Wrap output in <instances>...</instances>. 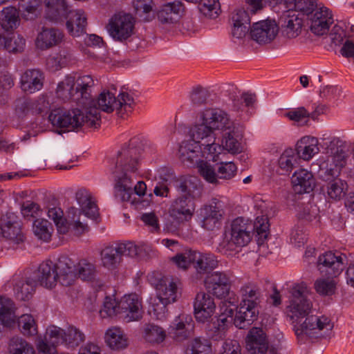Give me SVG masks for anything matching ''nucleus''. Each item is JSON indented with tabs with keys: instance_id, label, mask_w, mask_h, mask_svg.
I'll use <instances>...</instances> for the list:
<instances>
[{
	"instance_id": "obj_27",
	"label": "nucleus",
	"mask_w": 354,
	"mask_h": 354,
	"mask_svg": "<svg viewBox=\"0 0 354 354\" xmlns=\"http://www.w3.org/2000/svg\"><path fill=\"white\" fill-rule=\"evenodd\" d=\"M66 26L68 33L73 37H80L86 33L87 15L81 9L70 10Z\"/></svg>"
},
{
	"instance_id": "obj_50",
	"label": "nucleus",
	"mask_w": 354,
	"mask_h": 354,
	"mask_svg": "<svg viewBox=\"0 0 354 354\" xmlns=\"http://www.w3.org/2000/svg\"><path fill=\"white\" fill-rule=\"evenodd\" d=\"M165 299L160 297L158 294L151 297L149 301V313L153 315L157 319H164L167 316V306L170 303L165 302Z\"/></svg>"
},
{
	"instance_id": "obj_49",
	"label": "nucleus",
	"mask_w": 354,
	"mask_h": 354,
	"mask_svg": "<svg viewBox=\"0 0 354 354\" xmlns=\"http://www.w3.org/2000/svg\"><path fill=\"white\" fill-rule=\"evenodd\" d=\"M72 59V54L66 50L50 55L46 60V66L51 71H56L64 67Z\"/></svg>"
},
{
	"instance_id": "obj_7",
	"label": "nucleus",
	"mask_w": 354,
	"mask_h": 354,
	"mask_svg": "<svg viewBox=\"0 0 354 354\" xmlns=\"http://www.w3.org/2000/svg\"><path fill=\"white\" fill-rule=\"evenodd\" d=\"M76 199L81 210L72 208L69 212L71 216L68 232L74 236H80L88 230V225L82 220V212L85 216L95 219L98 216V208L91 194L84 189H80L76 192ZM71 217V215H68Z\"/></svg>"
},
{
	"instance_id": "obj_64",
	"label": "nucleus",
	"mask_w": 354,
	"mask_h": 354,
	"mask_svg": "<svg viewBox=\"0 0 354 354\" xmlns=\"http://www.w3.org/2000/svg\"><path fill=\"white\" fill-rule=\"evenodd\" d=\"M194 250H189L183 253L177 254L172 257L171 260L178 268L185 270L190 265H194L192 258L194 257Z\"/></svg>"
},
{
	"instance_id": "obj_36",
	"label": "nucleus",
	"mask_w": 354,
	"mask_h": 354,
	"mask_svg": "<svg viewBox=\"0 0 354 354\" xmlns=\"http://www.w3.org/2000/svg\"><path fill=\"white\" fill-rule=\"evenodd\" d=\"M12 301L6 297H0V333L3 326L11 327L15 323L16 315Z\"/></svg>"
},
{
	"instance_id": "obj_45",
	"label": "nucleus",
	"mask_w": 354,
	"mask_h": 354,
	"mask_svg": "<svg viewBox=\"0 0 354 354\" xmlns=\"http://www.w3.org/2000/svg\"><path fill=\"white\" fill-rule=\"evenodd\" d=\"M299 158L295 149L288 148L284 150L278 160L280 174H289L298 163Z\"/></svg>"
},
{
	"instance_id": "obj_35",
	"label": "nucleus",
	"mask_w": 354,
	"mask_h": 354,
	"mask_svg": "<svg viewBox=\"0 0 354 354\" xmlns=\"http://www.w3.org/2000/svg\"><path fill=\"white\" fill-rule=\"evenodd\" d=\"M292 183L295 191L299 194L309 193L315 185L312 173L304 169H299L294 173Z\"/></svg>"
},
{
	"instance_id": "obj_10",
	"label": "nucleus",
	"mask_w": 354,
	"mask_h": 354,
	"mask_svg": "<svg viewBox=\"0 0 354 354\" xmlns=\"http://www.w3.org/2000/svg\"><path fill=\"white\" fill-rule=\"evenodd\" d=\"M322 146L328 155L326 174L330 177H338L341 170L346 165L348 157L342 147V142L335 137L324 138Z\"/></svg>"
},
{
	"instance_id": "obj_47",
	"label": "nucleus",
	"mask_w": 354,
	"mask_h": 354,
	"mask_svg": "<svg viewBox=\"0 0 354 354\" xmlns=\"http://www.w3.org/2000/svg\"><path fill=\"white\" fill-rule=\"evenodd\" d=\"M72 266L75 274V279L79 277L83 281H90L95 277L96 268L95 265L85 259L81 260L75 266L72 263Z\"/></svg>"
},
{
	"instance_id": "obj_33",
	"label": "nucleus",
	"mask_w": 354,
	"mask_h": 354,
	"mask_svg": "<svg viewBox=\"0 0 354 354\" xmlns=\"http://www.w3.org/2000/svg\"><path fill=\"white\" fill-rule=\"evenodd\" d=\"M64 38L62 31L56 28H42L36 39V46L41 50H46L60 44Z\"/></svg>"
},
{
	"instance_id": "obj_52",
	"label": "nucleus",
	"mask_w": 354,
	"mask_h": 354,
	"mask_svg": "<svg viewBox=\"0 0 354 354\" xmlns=\"http://www.w3.org/2000/svg\"><path fill=\"white\" fill-rule=\"evenodd\" d=\"M36 285V281L32 279L19 282L14 288L16 297L22 301L29 299L35 290Z\"/></svg>"
},
{
	"instance_id": "obj_48",
	"label": "nucleus",
	"mask_w": 354,
	"mask_h": 354,
	"mask_svg": "<svg viewBox=\"0 0 354 354\" xmlns=\"http://www.w3.org/2000/svg\"><path fill=\"white\" fill-rule=\"evenodd\" d=\"M9 354H35L33 346L21 337H13L8 344Z\"/></svg>"
},
{
	"instance_id": "obj_4",
	"label": "nucleus",
	"mask_w": 354,
	"mask_h": 354,
	"mask_svg": "<svg viewBox=\"0 0 354 354\" xmlns=\"http://www.w3.org/2000/svg\"><path fill=\"white\" fill-rule=\"evenodd\" d=\"M235 123L230 115L218 108H205L198 115V122L189 129V133L196 139L204 140L210 148L215 147L223 150L221 145L216 143L215 131H234Z\"/></svg>"
},
{
	"instance_id": "obj_24",
	"label": "nucleus",
	"mask_w": 354,
	"mask_h": 354,
	"mask_svg": "<svg viewBox=\"0 0 354 354\" xmlns=\"http://www.w3.org/2000/svg\"><path fill=\"white\" fill-rule=\"evenodd\" d=\"M184 12V4L180 1H174L162 5L157 17L161 24H174L179 20Z\"/></svg>"
},
{
	"instance_id": "obj_5",
	"label": "nucleus",
	"mask_w": 354,
	"mask_h": 354,
	"mask_svg": "<svg viewBox=\"0 0 354 354\" xmlns=\"http://www.w3.org/2000/svg\"><path fill=\"white\" fill-rule=\"evenodd\" d=\"M75 280L72 261L67 257L59 258L56 263L45 261L39 265L37 272V283L47 288L55 287L57 282L64 286H71Z\"/></svg>"
},
{
	"instance_id": "obj_37",
	"label": "nucleus",
	"mask_w": 354,
	"mask_h": 354,
	"mask_svg": "<svg viewBox=\"0 0 354 354\" xmlns=\"http://www.w3.org/2000/svg\"><path fill=\"white\" fill-rule=\"evenodd\" d=\"M20 24L19 10L13 6H7L0 12V26L6 31L16 29Z\"/></svg>"
},
{
	"instance_id": "obj_41",
	"label": "nucleus",
	"mask_w": 354,
	"mask_h": 354,
	"mask_svg": "<svg viewBox=\"0 0 354 354\" xmlns=\"http://www.w3.org/2000/svg\"><path fill=\"white\" fill-rule=\"evenodd\" d=\"M337 277L324 276L317 279L314 283L316 292L324 297H330L335 294L338 281Z\"/></svg>"
},
{
	"instance_id": "obj_16",
	"label": "nucleus",
	"mask_w": 354,
	"mask_h": 354,
	"mask_svg": "<svg viewBox=\"0 0 354 354\" xmlns=\"http://www.w3.org/2000/svg\"><path fill=\"white\" fill-rule=\"evenodd\" d=\"M308 21L310 31L316 35L322 36L327 34L330 26L333 24L331 11L326 7L316 8L309 15Z\"/></svg>"
},
{
	"instance_id": "obj_21",
	"label": "nucleus",
	"mask_w": 354,
	"mask_h": 354,
	"mask_svg": "<svg viewBox=\"0 0 354 354\" xmlns=\"http://www.w3.org/2000/svg\"><path fill=\"white\" fill-rule=\"evenodd\" d=\"M232 104L230 106V111L240 118H245L251 114L250 110L254 107L257 101L255 94L243 93L241 95L232 94L230 96Z\"/></svg>"
},
{
	"instance_id": "obj_54",
	"label": "nucleus",
	"mask_w": 354,
	"mask_h": 354,
	"mask_svg": "<svg viewBox=\"0 0 354 354\" xmlns=\"http://www.w3.org/2000/svg\"><path fill=\"white\" fill-rule=\"evenodd\" d=\"M187 354H212L211 344L205 338L196 337L189 343Z\"/></svg>"
},
{
	"instance_id": "obj_22",
	"label": "nucleus",
	"mask_w": 354,
	"mask_h": 354,
	"mask_svg": "<svg viewBox=\"0 0 354 354\" xmlns=\"http://www.w3.org/2000/svg\"><path fill=\"white\" fill-rule=\"evenodd\" d=\"M74 84L75 95V102L84 106L85 109L91 101V91L95 85V80L91 75L75 76Z\"/></svg>"
},
{
	"instance_id": "obj_20",
	"label": "nucleus",
	"mask_w": 354,
	"mask_h": 354,
	"mask_svg": "<svg viewBox=\"0 0 354 354\" xmlns=\"http://www.w3.org/2000/svg\"><path fill=\"white\" fill-rule=\"evenodd\" d=\"M1 236L18 244L24 241L20 224L14 213H6L0 218Z\"/></svg>"
},
{
	"instance_id": "obj_61",
	"label": "nucleus",
	"mask_w": 354,
	"mask_h": 354,
	"mask_svg": "<svg viewBox=\"0 0 354 354\" xmlns=\"http://www.w3.org/2000/svg\"><path fill=\"white\" fill-rule=\"evenodd\" d=\"M200 174L208 183L212 184H218V175L216 166L214 167L207 162L201 161L198 165Z\"/></svg>"
},
{
	"instance_id": "obj_25",
	"label": "nucleus",
	"mask_w": 354,
	"mask_h": 354,
	"mask_svg": "<svg viewBox=\"0 0 354 354\" xmlns=\"http://www.w3.org/2000/svg\"><path fill=\"white\" fill-rule=\"evenodd\" d=\"M176 189L181 194L180 196H186L192 201L200 198L203 192L201 182L195 176L180 178L176 185Z\"/></svg>"
},
{
	"instance_id": "obj_2",
	"label": "nucleus",
	"mask_w": 354,
	"mask_h": 354,
	"mask_svg": "<svg viewBox=\"0 0 354 354\" xmlns=\"http://www.w3.org/2000/svg\"><path fill=\"white\" fill-rule=\"evenodd\" d=\"M306 286L303 283L293 285L290 289L289 304L286 307L287 315L294 325L297 336L306 335L318 337L322 332L327 333L333 328V324L326 316L310 315L313 304L304 296Z\"/></svg>"
},
{
	"instance_id": "obj_39",
	"label": "nucleus",
	"mask_w": 354,
	"mask_h": 354,
	"mask_svg": "<svg viewBox=\"0 0 354 354\" xmlns=\"http://www.w3.org/2000/svg\"><path fill=\"white\" fill-rule=\"evenodd\" d=\"M121 260V256L115 245L106 246L100 252L101 264L109 270L116 269Z\"/></svg>"
},
{
	"instance_id": "obj_31",
	"label": "nucleus",
	"mask_w": 354,
	"mask_h": 354,
	"mask_svg": "<svg viewBox=\"0 0 354 354\" xmlns=\"http://www.w3.org/2000/svg\"><path fill=\"white\" fill-rule=\"evenodd\" d=\"M319 151V140L316 137L305 136L301 138L296 144L295 152L298 157L308 161Z\"/></svg>"
},
{
	"instance_id": "obj_62",
	"label": "nucleus",
	"mask_w": 354,
	"mask_h": 354,
	"mask_svg": "<svg viewBox=\"0 0 354 354\" xmlns=\"http://www.w3.org/2000/svg\"><path fill=\"white\" fill-rule=\"evenodd\" d=\"M64 332L57 326H51L46 329L44 339L56 346L59 343H64Z\"/></svg>"
},
{
	"instance_id": "obj_8",
	"label": "nucleus",
	"mask_w": 354,
	"mask_h": 354,
	"mask_svg": "<svg viewBox=\"0 0 354 354\" xmlns=\"http://www.w3.org/2000/svg\"><path fill=\"white\" fill-rule=\"evenodd\" d=\"M191 139L181 143L179 156L183 162L190 164L198 162L201 158L218 162L221 150L215 147L210 148L204 143V140L194 138L190 133Z\"/></svg>"
},
{
	"instance_id": "obj_44",
	"label": "nucleus",
	"mask_w": 354,
	"mask_h": 354,
	"mask_svg": "<svg viewBox=\"0 0 354 354\" xmlns=\"http://www.w3.org/2000/svg\"><path fill=\"white\" fill-rule=\"evenodd\" d=\"M320 112L315 110L314 112L309 113L305 107L300 106L292 109L284 113V116L290 120L294 122L299 126H303L307 124L310 118L315 120Z\"/></svg>"
},
{
	"instance_id": "obj_9",
	"label": "nucleus",
	"mask_w": 354,
	"mask_h": 354,
	"mask_svg": "<svg viewBox=\"0 0 354 354\" xmlns=\"http://www.w3.org/2000/svg\"><path fill=\"white\" fill-rule=\"evenodd\" d=\"M253 230L254 227L249 220L237 217L232 221L230 228L221 245L226 251H234L243 248L250 242Z\"/></svg>"
},
{
	"instance_id": "obj_57",
	"label": "nucleus",
	"mask_w": 354,
	"mask_h": 354,
	"mask_svg": "<svg viewBox=\"0 0 354 354\" xmlns=\"http://www.w3.org/2000/svg\"><path fill=\"white\" fill-rule=\"evenodd\" d=\"M166 337L165 331L162 328L153 325H147L144 330V338L150 343H161Z\"/></svg>"
},
{
	"instance_id": "obj_3",
	"label": "nucleus",
	"mask_w": 354,
	"mask_h": 354,
	"mask_svg": "<svg viewBox=\"0 0 354 354\" xmlns=\"http://www.w3.org/2000/svg\"><path fill=\"white\" fill-rule=\"evenodd\" d=\"M138 138H133L117 152L109 165V171L115 182V195L122 201L130 200L132 184L140 167V151Z\"/></svg>"
},
{
	"instance_id": "obj_43",
	"label": "nucleus",
	"mask_w": 354,
	"mask_h": 354,
	"mask_svg": "<svg viewBox=\"0 0 354 354\" xmlns=\"http://www.w3.org/2000/svg\"><path fill=\"white\" fill-rule=\"evenodd\" d=\"M26 44L24 38L20 35L6 37L0 30V49L5 50L9 53L21 52Z\"/></svg>"
},
{
	"instance_id": "obj_55",
	"label": "nucleus",
	"mask_w": 354,
	"mask_h": 354,
	"mask_svg": "<svg viewBox=\"0 0 354 354\" xmlns=\"http://www.w3.org/2000/svg\"><path fill=\"white\" fill-rule=\"evenodd\" d=\"M33 232L38 239L47 242L50 240L53 228L47 220L37 219L33 224Z\"/></svg>"
},
{
	"instance_id": "obj_60",
	"label": "nucleus",
	"mask_w": 354,
	"mask_h": 354,
	"mask_svg": "<svg viewBox=\"0 0 354 354\" xmlns=\"http://www.w3.org/2000/svg\"><path fill=\"white\" fill-rule=\"evenodd\" d=\"M216 164L218 180H230L232 178L237 171V167L232 161L223 162Z\"/></svg>"
},
{
	"instance_id": "obj_30",
	"label": "nucleus",
	"mask_w": 354,
	"mask_h": 354,
	"mask_svg": "<svg viewBox=\"0 0 354 354\" xmlns=\"http://www.w3.org/2000/svg\"><path fill=\"white\" fill-rule=\"evenodd\" d=\"M181 283L178 279L165 277L157 286V294L166 303L175 302L180 295Z\"/></svg>"
},
{
	"instance_id": "obj_15",
	"label": "nucleus",
	"mask_w": 354,
	"mask_h": 354,
	"mask_svg": "<svg viewBox=\"0 0 354 354\" xmlns=\"http://www.w3.org/2000/svg\"><path fill=\"white\" fill-rule=\"evenodd\" d=\"M278 32L276 22L266 19L254 23L250 27V35L252 39L259 44H267L275 39Z\"/></svg>"
},
{
	"instance_id": "obj_18",
	"label": "nucleus",
	"mask_w": 354,
	"mask_h": 354,
	"mask_svg": "<svg viewBox=\"0 0 354 354\" xmlns=\"http://www.w3.org/2000/svg\"><path fill=\"white\" fill-rule=\"evenodd\" d=\"M214 299L205 292H199L194 302V315L196 320L205 323L209 322L216 310Z\"/></svg>"
},
{
	"instance_id": "obj_59",
	"label": "nucleus",
	"mask_w": 354,
	"mask_h": 354,
	"mask_svg": "<svg viewBox=\"0 0 354 354\" xmlns=\"http://www.w3.org/2000/svg\"><path fill=\"white\" fill-rule=\"evenodd\" d=\"M200 11L205 17L216 19L221 13V5L218 0H204L200 4Z\"/></svg>"
},
{
	"instance_id": "obj_17",
	"label": "nucleus",
	"mask_w": 354,
	"mask_h": 354,
	"mask_svg": "<svg viewBox=\"0 0 354 354\" xmlns=\"http://www.w3.org/2000/svg\"><path fill=\"white\" fill-rule=\"evenodd\" d=\"M120 316L126 322L138 321L142 318V304L136 294L126 295L118 301Z\"/></svg>"
},
{
	"instance_id": "obj_12",
	"label": "nucleus",
	"mask_w": 354,
	"mask_h": 354,
	"mask_svg": "<svg viewBox=\"0 0 354 354\" xmlns=\"http://www.w3.org/2000/svg\"><path fill=\"white\" fill-rule=\"evenodd\" d=\"M347 264V257L339 252H326L317 260V268L324 276L338 277Z\"/></svg>"
},
{
	"instance_id": "obj_58",
	"label": "nucleus",
	"mask_w": 354,
	"mask_h": 354,
	"mask_svg": "<svg viewBox=\"0 0 354 354\" xmlns=\"http://www.w3.org/2000/svg\"><path fill=\"white\" fill-rule=\"evenodd\" d=\"M19 8L22 17L26 20H32L38 15V0H19Z\"/></svg>"
},
{
	"instance_id": "obj_56",
	"label": "nucleus",
	"mask_w": 354,
	"mask_h": 354,
	"mask_svg": "<svg viewBox=\"0 0 354 354\" xmlns=\"http://www.w3.org/2000/svg\"><path fill=\"white\" fill-rule=\"evenodd\" d=\"M84 340V334L75 326L68 327L64 332V343L69 348L77 347Z\"/></svg>"
},
{
	"instance_id": "obj_13",
	"label": "nucleus",
	"mask_w": 354,
	"mask_h": 354,
	"mask_svg": "<svg viewBox=\"0 0 354 354\" xmlns=\"http://www.w3.org/2000/svg\"><path fill=\"white\" fill-rule=\"evenodd\" d=\"M223 207V203L216 198L212 199L210 204L202 207L199 210L201 226L210 231L218 229L224 214Z\"/></svg>"
},
{
	"instance_id": "obj_26",
	"label": "nucleus",
	"mask_w": 354,
	"mask_h": 354,
	"mask_svg": "<svg viewBox=\"0 0 354 354\" xmlns=\"http://www.w3.org/2000/svg\"><path fill=\"white\" fill-rule=\"evenodd\" d=\"M44 7L46 18L54 22L66 19L69 12V6L66 0H41Z\"/></svg>"
},
{
	"instance_id": "obj_19",
	"label": "nucleus",
	"mask_w": 354,
	"mask_h": 354,
	"mask_svg": "<svg viewBox=\"0 0 354 354\" xmlns=\"http://www.w3.org/2000/svg\"><path fill=\"white\" fill-rule=\"evenodd\" d=\"M195 209L194 201L186 196H179L171 201L169 214L176 221H188L192 218Z\"/></svg>"
},
{
	"instance_id": "obj_11",
	"label": "nucleus",
	"mask_w": 354,
	"mask_h": 354,
	"mask_svg": "<svg viewBox=\"0 0 354 354\" xmlns=\"http://www.w3.org/2000/svg\"><path fill=\"white\" fill-rule=\"evenodd\" d=\"M134 26V18L130 14L120 12L110 18L106 30L113 40L122 42L133 34Z\"/></svg>"
},
{
	"instance_id": "obj_63",
	"label": "nucleus",
	"mask_w": 354,
	"mask_h": 354,
	"mask_svg": "<svg viewBox=\"0 0 354 354\" xmlns=\"http://www.w3.org/2000/svg\"><path fill=\"white\" fill-rule=\"evenodd\" d=\"M318 214L319 209L315 204H304L299 207L297 216L299 219L311 221L316 218Z\"/></svg>"
},
{
	"instance_id": "obj_1",
	"label": "nucleus",
	"mask_w": 354,
	"mask_h": 354,
	"mask_svg": "<svg viewBox=\"0 0 354 354\" xmlns=\"http://www.w3.org/2000/svg\"><path fill=\"white\" fill-rule=\"evenodd\" d=\"M135 104L133 94L130 91H121L117 97L109 91H103L96 99L89 101L84 112L77 109L68 111L56 109L50 112L48 119L54 127L67 131L78 130L83 126L97 128L100 124V111H115L123 117L131 112Z\"/></svg>"
},
{
	"instance_id": "obj_53",
	"label": "nucleus",
	"mask_w": 354,
	"mask_h": 354,
	"mask_svg": "<svg viewBox=\"0 0 354 354\" xmlns=\"http://www.w3.org/2000/svg\"><path fill=\"white\" fill-rule=\"evenodd\" d=\"M18 326L24 335L33 336L37 333L36 321L30 314L21 315L18 319Z\"/></svg>"
},
{
	"instance_id": "obj_42",
	"label": "nucleus",
	"mask_w": 354,
	"mask_h": 354,
	"mask_svg": "<svg viewBox=\"0 0 354 354\" xmlns=\"http://www.w3.org/2000/svg\"><path fill=\"white\" fill-rule=\"evenodd\" d=\"M326 192L328 197L334 200H340L346 194L348 189L347 183L337 177L328 176Z\"/></svg>"
},
{
	"instance_id": "obj_23",
	"label": "nucleus",
	"mask_w": 354,
	"mask_h": 354,
	"mask_svg": "<svg viewBox=\"0 0 354 354\" xmlns=\"http://www.w3.org/2000/svg\"><path fill=\"white\" fill-rule=\"evenodd\" d=\"M246 348L250 354H266L268 350L267 335L261 328L253 327L246 337Z\"/></svg>"
},
{
	"instance_id": "obj_51",
	"label": "nucleus",
	"mask_w": 354,
	"mask_h": 354,
	"mask_svg": "<svg viewBox=\"0 0 354 354\" xmlns=\"http://www.w3.org/2000/svg\"><path fill=\"white\" fill-rule=\"evenodd\" d=\"M47 215L49 218L54 221L59 234H66L68 232L70 227L64 218V213L61 208L57 207H49Z\"/></svg>"
},
{
	"instance_id": "obj_6",
	"label": "nucleus",
	"mask_w": 354,
	"mask_h": 354,
	"mask_svg": "<svg viewBox=\"0 0 354 354\" xmlns=\"http://www.w3.org/2000/svg\"><path fill=\"white\" fill-rule=\"evenodd\" d=\"M241 301L234 317V325L239 328L250 326L257 316V307L261 302V291L257 284L247 282L239 290Z\"/></svg>"
},
{
	"instance_id": "obj_29",
	"label": "nucleus",
	"mask_w": 354,
	"mask_h": 354,
	"mask_svg": "<svg viewBox=\"0 0 354 354\" xmlns=\"http://www.w3.org/2000/svg\"><path fill=\"white\" fill-rule=\"evenodd\" d=\"M303 20L295 11H288L281 17L282 34L287 38H295L301 32Z\"/></svg>"
},
{
	"instance_id": "obj_28",
	"label": "nucleus",
	"mask_w": 354,
	"mask_h": 354,
	"mask_svg": "<svg viewBox=\"0 0 354 354\" xmlns=\"http://www.w3.org/2000/svg\"><path fill=\"white\" fill-rule=\"evenodd\" d=\"M192 318L185 315L177 317L170 325L168 333L173 339L182 342L190 335L193 325Z\"/></svg>"
},
{
	"instance_id": "obj_40",
	"label": "nucleus",
	"mask_w": 354,
	"mask_h": 354,
	"mask_svg": "<svg viewBox=\"0 0 354 354\" xmlns=\"http://www.w3.org/2000/svg\"><path fill=\"white\" fill-rule=\"evenodd\" d=\"M107 345L112 349H124L128 346V338L124 331L118 327L109 328L105 334Z\"/></svg>"
},
{
	"instance_id": "obj_38",
	"label": "nucleus",
	"mask_w": 354,
	"mask_h": 354,
	"mask_svg": "<svg viewBox=\"0 0 354 354\" xmlns=\"http://www.w3.org/2000/svg\"><path fill=\"white\" fill-rule=\"evenodd\" d=\"M74 84H75V75H66L64 79L60 81L57 86L56 95L60 100L64 102H74L75 90Z\"/></svg>"
},
{
	"instance_id": "obj_14",
	"label": "nucleus",
	"mask_w": 354,
	"mask_h": 354,
	"mask_svg": "<svg viewBox=\"0 0 354 354\" xmlns=\"http://www.w3.org/2000/svg\"><path fill=\"white\" fill-rule=\"evenodd\" d=\"M231 275L224 272H214L205 277L204 284L209 293L218 298L227 296L231 288Z\"/></svg>"
},
{
	"instance_id": "obj_32",
	"label": "nucleus",
	"mask_w": 354,
	"mask_h": 354,
	"mask_svg": "<svg viewBox=\"0 0 354 354\" xmlns=\"http://www.w3.org/2000/svg\"><path fill=\"white\" fill-rule=\"evenodd\" d=\"M44 80V74L40 71L27 70L21 77V88L26 93H33L42 88Z\"/></svg>"
},
{
	"instance_id": "obj_34",
	"label": "nucleus",
	"mask_w": 354,
	"mask_h": 354,
	"mask_svg": "<svg viewBox=\"0 0 354 354\" xmlns=\"http://www.w3.org/2000/svg\"><path fill=\"white\" fill-rule=\"evenodd\" d=\"M193 267L197 274L204 275L218 266L216 257L210 253H201L197 251L194 252Z\"/></svg>"
},
{
	"instance_id": "obj_46",
	"label": "nucleus",
	"mask_w": 354,
	"mask_h": 354,
	"mask_svg": "<svg viewBox=\"0 0 354 354\" xmlns=\"http://www.w3.org/2000/svg\"><path fill=\"white\" fill-rule=\"evenodd\" d=\"M236 132V128L234 129V131L230 132V131H224V137L223 139L221 154L219 155V160H223V156L225 154V150L231 153H236L241 151V143L234 137Z\"/></svg>"
}]
</instances>
